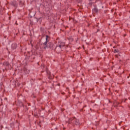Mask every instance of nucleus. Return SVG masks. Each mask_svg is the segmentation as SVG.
Masks as SVG:
<instances>
[{"mask_svg": "<svg viewBox=\"0 0 130 130\" xmlns=\"http://www.w3.org/2000/svg\"><path fill=\"white\" fill-rule=\"evenodd\" d=\"M71 122H72V119H70V120H69V123H71Z\"/></svg>", "mask_w": 130, "mask_h": 130, "instance_id": "9", "label": "nucleus"}, {"mask_svg": "<svg viewBox=\"0 0 130 130\" xmlns=\"http://www.w3.org/2000/svg\"><path fill=\"white\" fill-rule=\"evenodd\" d=\"M14 46H16V45L13 44V45H12V47H13Z\"/></svg>", "mask_w": 130, "mask_h": 130, "instance_id": "10", "label": "nucleus"}, {"mask_svg": "<svg viewBox=\"0 0 130 130\" xmlns=\"http://www.w3.org/2000/svg\"><path fill=\"white\" fill-rule=\"evenodd\" d=\"M73 121L75 122V124H76V125H79L80 124L79 120L77 119L76 118H74Z\"/></svg>", "mask_w": 130, "mask_h": 130, "instance_id": "2", "label": "nucleus"}, {"mask_svg": "<svg viewBox=\"0 0 130 130\" xmlns=\"http://www.w3.org/2000/svg\"><path fill=\"white\" fill-rule=\"evenodd\" d=\"M118 51H119L118 50H116V49L114 50V53H118Z\"/></svg>", "mask_w": 130, "mask_h": 130, "instance_id": "7", "label": "nucleus"}, {"mask_svg": "<svg viewBox=\"0 0 130 130\" xmlns=\"http://www.w3.org/2000/svg\"><path fill=\"white\" fill-rule=\"evenodd\" d=\"M12 5H13V6H14V7H15L16 6V2H12Z\"/></svg>", "mask_w": 130, "mask_h": 130, "instance_id": "8", "label": "nucleus"}, {"mask_svg": "<svg viewBox=\"0 0 130 130\" xmlns=\"http://www.w3.org/2000/svg\"><path fill=\"white\" fill-rule=\"evenodd\" d=\"M29 70L25 69H24V72L25 73V74H29Z\"/></svg>", "mask_w": 130, "mask_h": 130, "instance_id": "5", "label": "nucleus"}, {"mask_svg": "<svg viewBox=\"0 0 130 130\" xmlns=\"http://www.w3.org/2000/svg\"><path fill=\"white\" fill-rule=\"evenodd\" d=\"M92 12L93 13H97V12H98V10L97 8H95L92 10Z\"/></svg>", "mask_w": 130, "mask_h": 130, "instance_id": "4", "label": "nucleus"}, {"mask_svg": "<svg viewBox=\"0 0 130 130\" xmlns=\"http://www.w3.org/2000/svg\"><path fill=\"white\" fill-rule=\"evenodd\" d=\"M64 42H59L58 43V45H59V47L61 48V47H63V46H64Z\"/></svg>", "mask_w": 130, "mask_h": 130, "instance_id": "3", "label": "nucleus"}, {"mask_svg": "<svg viewBox=\"0 0 130 130\" xmlns=\"http://www.w3.org/2000/svg\"><path fill=\"white\" fill-rule=\"evenodd\" d=\"M3 64H4V66H9V64H10V63H9L8 62H5Z\"/></svg>", "mask_w": 130, "mask_h": 130, "instance_id": "6", "label": "nucleus"}, {"mask_svg": "<svg viewBox=\"0 0 130 130\" xmlns=\"http://www.w3.org/2000/svg\"><path fill=\"white\" fill-rule=\"evenodd\" d=\"M48 38H49V37H48V36H46V42L44 43V45H45L44 48H46V47H47L46 45H47V42H48Z\"/></svg>", "mask_w": 130, "mask_h": 130, "instance_id": "1", "label": "nucleus"}]
</instances>
